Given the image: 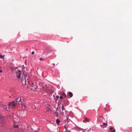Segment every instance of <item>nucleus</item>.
Here are the masks:
<instances>
[{"instance_id":"f257e3e1","label":"nucleus","mask_w":132,"mask_h":132,"mask_svg":"<svg viewBox=\"0 0 132 132\" xmlns=\"http://www.w3.org/2000/svg\"><path fill=\"white\" fill-rule=\"evenodd\" d=\"M24 79H23V81L22 80V85L27 87H29V85L28 79L29 77H27L26 76H24Z\"/></svg>"},{"instance_id":"f03ea898","label":"nucleus","mask_w":132,"mask_h":132,"mask_svg":"<svg viewBox=\"0 0 132 132\" xmlns=\"http://www.w3.org/2000/svg\"><path fill=\"white\" fill-rule=\"evenodd\" d=\"M12 131L13 132H25L19 128L18 125H14L13 127Z\"/></svg>"},{"instance_id":"7ed1b4c3","label":"nucleus","mask_w":132,"mask_h":132,"mask_svg":"<svg viewBox=\"0 0 132 132\" xmlns=\"http://www.w3.org/2000/svg\"><path fill=\"white\" fill-rule=\"evenodd\" d=\"M21 97H18L17 99H16V103L17 104H19L21 103V105L22 108H24V109H25L26 107V105L23 104L21 103L22 102L21 101Z\"/></svg>"},{"instance_id":"20e7f679","label":"nucleus","mask_w":132,"mask_h":132,"mask_svg":"<svg viewBox=\"0 0 132 132\" xmlns=\"http://www.w3.org/2000/svg\"><path fill=\"white\" fill-rule=\"evenodd\" d=\"M5 119L4 117L0 116V126H2L4 124Z\"/></svg>"},{"instance_id":"39448f33","label":"nucleus","mask_w":132,"mask_h":132,"mask_svg":"<svg viewBox=\"0 0 132 132\" xmlns=\"http://www.w3.org/2000/svg\"><path fill=\"white\" fill-rule=\"evenodd\" d=\"M14 121L16 122L19 121L20 120V119L17 116H14L13 117Z\"/></svg>"},{"instance_id":"423d86ee","label":"nucleus","mask_w":132,"mask_h":132,"mask_svg":"<svg viewBox=\"0 0 132 132\" xmlns=\"http://www.w3.org/2000/svg\"><path fill=\"white\" fill-rule=\"evenodd\" d=\"M18 72L16 71V76L18 78H20L21 75L22 73L21 71L19 70H18Z\"/></svg>"},{"instance_id":"0eeeda50","label":"nucleus","mask_w":132,"mask_h":132,"mask_svg":"<svg viewBox=\"0 0 132 132\" xmlns=\"http://www.w3.org/2000/svg\"><path fill=\"white\" fill-rule=\"evenodd\" d=\"M15 102L13 101L9 103V105L10 107L11 106L12 108L14 107L15 106Z\"/></svg>"},{"instance_id":"6e6552de","label":"nucleus","mask_w":132,"mask_h":132,"mask_svg":"<svg viewBox=\"0 0 132 132\" xmlns=\"http://www.w3.org/2000/svg\"><path fill=\"white\" fill-rule=\"evenodd\" d=\"M31 89L33 90H34L36 88V86L33 83H32L31 86Z\"/></svg>"},{"instance_id":"1a4fd4ad","label":"nucleus","mask_w":132,"mask_h":132,"mask_svg":"<svg viewBox=\"0 0 132 132\" xmlns=\"http://www.w3.org/2000/svg\"><path fill=\"white\" fill-rule=\"evenodd\" d=\"M42 88L45 91L46 90L48 89V88L45 85H43V86L42 87ZM49 90V89H48Z\"/></svg>"},{"instance_id":"9d476101","label":"nucleus","mask_w":132,"mask_h":132,"mask_svg":"<svg viewBox=\"0 0 132 132\" xmlns=\"http://www.w3.org/2000/svg\"><path fill=\"white\" fill-rule=\"evenodd\" d=\"M47 106L46 108L47 110L48 111H50L51 110V107L49 104H47Z\"/></svg>"},{"instance_id":"9b49d317","label":"nucleus","mask_w":132,"mask_h":132,"mask_svg":"<svg viewBox=\"0 0 132 132\" xmlns=\"http://www.w3.org/2000/svg\"><path fill=\"white\" fill-rule=\"evenodd\" d=\"M18 69L17 68H14V67H12L11 68V71L13 73H14L15 72V70L16 69Z\"/></svg>"},{"instance_id":"f8f14e48","label":"nucleus","mask_w":132,"mask_h":132,"mask_svg":"<svg viewBox=\"0 0 132 132\" xmlns=\"http://www.w3.org/2000/svg\"><path fill=\"white\" fill-rule=\"evenodd\" d=\"M68 95L70 97H72L73 95V94L70 92H69L68 93Z\"/></svg>"},{"instance_id":"ddd939ff","label":"nucleus","mask_w":132,"mask_h":132,"mask_svg":"<svg viewBox=\"0 0 132 132\" xmlns=\"http://www.w3.org/2000/svg\"><path fill=\"white\" fill-rule=\"evenodd\" d=\"M3 110H6L7 111L9 110L7 109V106L5 105H3Z\"/></svg>"},{"instance_id":"4468645a","label":"nucleus","mask_w":132,"mask_h":132,"mask_svg":"<svg viewBox=\"0 0 132 132\" xmlns=\"http://www.w3.org/2000/svg\"><path fill=\"white\" fill-rule=\"evenodd\" d=\"M110 129L111 132H115V130L114 129L112 128H110Z\"/></svg>"},{"instance_id":"2eb2a0df","label":"nucleus","mask_w":132,"mask_h":132,"mask_svg":"<svg viewBox=\"0 0 132 132\" xmlns=\"http://www.w3.org/2000/svg\"><path fill=\"white\" fill-rule=\"evenodd\" d=\"M62 95L65 98H66L67 97L66 95L64 93H63L62 94Z\"/></svg>"},{"instance_id":"dca6fc26","label":"nucleus","mask_w":132,"mask_h":132,"mask_svg":"<svg viewBox=\"0 0 132 132\" xmlns=\"http://www.w3.org/2000/svg\"><path fill=\"white\" fill-rule=\"evenodd\" d=\"M56 122L57 123V125H59V123L60 122V120L59 119H57L56 120Z\"/></svg>"},{"instance_id":"f3484780","label":"nucleus","mask_w":132,"mask_h":132,"mask_svg":"<svg viewBox=\"0 0 132 132\" xmlns=\"http://www.w3.org/2000/svg\"><path fill=\"white\" fill-rule=\"evenodd\" d=\"M0 58L4 59V56L2 55L1 54H0Z\"/></svg>"},{"instance_id":"a211bd4d","label":"nucleus","mask_w":132,"mask_h":132,"mask_svg":"<svg viewBox=\"0 0 132 132\" xmlns=\"http://www.w3.org/2000/svg\"><path fill=\"white\" fill-rule=\"evenodd\" d=\"M0 108L1 110H3V105H2V106H0Z\"/></svg>"},{"instance_id":"6ab92c4d","label":"nucleus","mask_w":132,"mask_h":132,"mask_svg":"<svg viewBox=\"0 0 132 132\" xmlns=\"http://www.w3.org/2000/svg\"><path fill=\"white\" fill-rule=\"evenodd\" d=\"M85 120L87 121H88V122L89 121V120H90L89 119L87 118H86V119H85Z\"/></svg>"},{"instance_id":"aec40b11","label":"nucleus","mask_w":132,"mask_h":132,"mask_svg":"<svg viewBox=\"0 0 132 132\" xmlns=\"http://www.w3.org/2000/svg\"><path fill=\"white\" fill-rule=\"evenodd\" d=\"M62 110H65L64 107L63 105H62Z\"/></svg>"},{"instance_id":"412c9836","label":"nucleus","mask_w":132,"mask_h":132,"mask_svg":"<svg viewBox=\"0 0 132 132\" xmlns=\"http://www.w3.org/2000/svg\"><path fill=\"white\" fill-rule=\"evenodd\" d=\"M107 124L106 123H103V125L104 126V127H105V126L107 125Z\"/></svg>"},{"instance_id":"4be33fe9","label":"nucleus","mask_w":132,"mask_h":132,"mask_svg":"<svg viewBox=\"0 0 132 132\" xmlns=\"http://www.w3.org/2000/svg\"><path fill=\"white\" fill-rule=\"evenodd\" d=\"M101 126L102 128H104V125H101Z\"/></svg>"},{"instance_id":"5701e85b","label":"nucleus","mask_w":132,"mask_h":132,"mask_svg":"<svg viewBox=\"0 0 132 132\" xmlns=\"http://www.w3.org/2000/svg\"><path fill=\"white\" fill-rule=\"evenodd\" d=\"M63 96H62H62H61L60 97V98L61 99H63Z\"/></svg>"},{"instance_id":"b1692460","label":"nucleus","mask_w":132,"mask_h":132,"mask_svg":"<svg viewBox=\"0 0 132 132\" xmlns=\"http://www.w3.org/2000/svg\"><path fill=\"white\" fill-rule=\"evenodd\" d=\"M34 53H35V52L34 51L32 52L31 53V54L32 55L34 54Z\"/></svg>"},{"instance_id":"393cba45","label":"nucleus","mask_w":132,"mask_h":132,"mask_svg":"<svg viewBox=\"0 0 132 132\" xmlns=\"http://www.w3.org/2000/svg\"><path fill=\"white\" fill-rule=\"evenodd\" d=\"M56 97L57 99H58L59 98V96H56Z\"/></svg>"},{"instance_id":"a878e982","label":"nucleus","mask_w":132,"mask_h":132,"mask_svg":"<svg viewBox=\"0 0 132 132\" xmlns=\"http://www.w3.org/2000/svg\"><path fill=\"white\" fill-rule=\"evenodd\" d=\"M2 71L1 70H0V72L2 73Z\"/></svg>"},{"instance_id":"bb28decb","label":"nucleus","mask_w":132,"mask_h":132,"mask_svg":"<svg viewBox=\"0 0 132 132\" xmlns=\"http://www.w3.org/2000/svg\"><path fill=\"white\" fill-rule=\"evenodd\" d=\"M40 60H42V59H41V58H40V59H39Z\"/></svg>"},{"instance_id":"cd10ccee","label":"nucleus","mask_w":132,"mask_h":132,"mask_svg":"<svg viewBox=\"0 0 132 132\" xmlns=\"http://www.w3.org/2000/svg\"><path fill=\"white\" fill-rule=\"evenodd\" d=\"M42 60H44V59H42Z\"/></svg>"},{"instance_id":"c85d7f7f","label":"nucleus","mask_w":132,"mask_h":132,"mask_svg":"<svg viewBox=\"0 0 132 132\" xmlns=\"http://www.w3.org/2000/svg\"><path fill=\"white\" fill-rule=\"evenodd\" d=\"M67 132H69V131H67ZM66 132H67V131H66Z\"/></svg>"},{"instance_id":"c756f323","label":"nucleus","mask_w":132,"mask_h":132,"mask_svg":"<svg viewBox=\"0 0 132 132\" xmlns=\"http://www.w3.org/2000/svg\"><path fill=\"white\" fill-rule=\"evenodd\" d=\"M53 65H55V64H54V63H53Z\"/></svg>"},{"instance_id":"7c9ffc66","label":"nucleus","mask_w":132,"mask_h":132,"mask_svg":"<svg viewBox=\"0 0 132 132\" xmlns=\"http://www.w3.org/2000/svg\"><path fill=\"white\" fill-rule=\"evenodd\" d=\"M63 113L62 112L61 113V114H62Z\"/></svg>"},{"instance_id":"2f4dec72","label":"nucleus","mask_w":132,"mask_h":132,"mask_svg":"<svg viewBox=\"0 0 132 132\" xmlns=\"http://www.w3.org/2000/svg\"><path fill=\"white\" fill-rule=\"evenodd\" d=\"M82 132H84V131H82Z\"/></svg>"},{"instance_id":"473e14b6","label":"nucleus","mask_w":132,"mask_h":132,"mask_svg":"<svg viewBox=\"0 0 132 132\" xmlns=\"http://www.w3.org/2000/svg\"><path fill=\"white\" fill-rule=\"evenodd\" d=\"M59 132H60V131H59Z\"/></svg>"}]
</instances>
